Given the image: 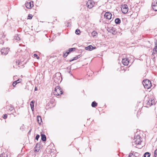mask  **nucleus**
Here are the masks:
<instances>
[{
  "label": "nucleus",
  "mask_w": 157,
  "mask_h": 157,
  "mask_svg": "<svg viewBox=\"0 0 157 157\" xmlns=\"http://www.w3.org/2000/svg\"><path fill=\"white\" fill-rule=\"evenodd\" d=\"M25 6L27 8L30 9L33 6V2H26L25 4Z\"/></svg>",
  "instance_id": "nucleus-12"
},
{
  "label": "nucleus",
  "mask_w": 157,
  "mask_h": 157,
  "mask_svg": "<svg viewBox=\"0 0 157 157\" xmlns=\"http://www.w3.org/2000/svg\"><path fill=\"white\" fill-rule=\"evenodd\" d=\"M80 55L77 56L76 57H75L73 59L69 60V61L70 62H71L73 61L74 60H76L77 59H78L79 58H80Z\"/></svg>",
  "instance_id": "nucleus-22"
},
{
  "label": "nucleus",
  "mask_w": 157,
  "mask_h": 157,
  "mask_svg": "<svg viewBox=\"0 0 157 157\" xmlns=\"http://www.w3.org/2000/svg\"><path fill=\"white\" fill-rule=\"evenodd\" d=\"M53 93L54 95L59 96L62 94L63 93L62 90L61 89L59 86H57L55 88Z\"/></svg>",
  "instance_id": "nucleus-2"
},
{
  "label": "nucleus",
  "mask_w": 157,
  "mask_h": 157,
  "mask_svg": "<svg viewBox=\"0 0 157 157\" xmlns=\"http://www.w3.org/2000/svg\"><path fill=\"white\" fill-rule=\"evenodd\" d=\"M140 156L139 153L134 151L131 152L129 155V157H139Z\"/></svg>",
  "instance_id": "nucleus-7"
},
{
  "label": "nucleus",
  "mask_w": 157,
  "mask_h": 157,
  "mask_svg": "<svg viewBox=\"0 0 157 157\" xmlns=\"http://www.w3.org/2000/svg\"><path fill=\"white\" fill-rule=\"evenodd\" d=\"M155 46H156L157 47V41H156L155 42Z\"/></svg>",
  "instance_id": "nucleus-37"
},
{
  "label": "nucleus",
  "mask_w": 157,
  "mask_h": 157,
  "mask_svg": "<svg viewBox=\"0 0 157 157\" xmlns=\"http://www.w3.org/2000/svg\"><path fill=\"white\" fill-rule=\"evenodd\" d=\"M31 130L29 131V133L30 132H31Z\"/></svg>",
  "instance_id": "nucleus-42"
},
{
  "label": "nucleus",
  "mask_w": 157,
  "mask_h": 157,
  "mask_svg": "<svg viewBox=\"0 0 157 157\" xmlns=\"http://www.w3.org/2000/svg\"><path fill=\"white\" fill-rule=\"evenodd\" d=\"M18 64H19V63H18Z\"/></svg>",
  "instance_id": "nucleus-43"
},
{
  "label": "nucleus",
  "mask_w": 157,
  "mask_h": 157,
  "mask_svg": "<svg viewBox=\"0 0 157 157\" xmlns=\"http://www.w3.org/2000/svg\"><path fill=\"white\" fill-rule=\"evenodd\" d=\"M154 103V101L153 98H150L147 102V105L149 106L152 105Z\"/></svg>",
  "instance_id": "nucleus-10"
},
{
  "label": "nucleus",
  "mask_w": 157,
  "mask_h": 157,
  "mask_svg": "<svg viewBox=\"0 0 157 157\" xmlns=\"http://www.w3.org/2000/svg\"><path fill=\"white\" fill-rule=\"evenodd\" d=\"M7 117V115L6 114H5L3 117L4 119H6Z\"/></svg>",
  "instance_id": "nucleus-34"
},
{
  "label": "nucleus",
  "mask_w": 157,
  "mask_h": 157,
  "mask_svg": "<svg viewBox=\"0 0 157 157\" xmlns=\"http://www.w3.org/2000/svg\"><path fill=\"white\" fill-rule=\"evenodd\" d=\"M70 52L69 51H68V52H67L66 53L67 55H68L69 53Z\"/></svg>",
  "instance_id": "nucleus-38"
},
{
  "label": "nucleus",
  "mask_w": 157,
  "mask_h": 157,
  "mask_svg": "<svg viewBox=\"0 0 157 157\" xmlns=\"http://www.w3.org/2000/svg\"><path fill=\"white\" fill-rule=\"evenodd\" d=\"M9 49L8 48H3L1 50V52L2 55H5L7 54L8 53Z\"/></svg>",
  "instance_id": "nucleus-9"
},
{
  "label": "nucleus",
  "mask_w": 157,
  "mask_h": 157,
  "mask_svg": "<svg viewBox=\"0 0 157 157\" xmlns=\"http://www.w3.org/2000/svg\"><path fill=\"white\" fill-rule=\"evenodd\" d=\"M67 55H67L66 54V53L65 52L64 53L63 56L64 57H66L67 56Z\"/></svg>",
  "instance_id": "nucleus-35"
},
{
  "label": "nucleus",
  "mask_w": 157,
  "mask_h": 157,
  "mask_svg": "<svg viewBox=\"0 0 157 157\" xmlns=\"http://www.w3.org/2000/svg\"><path fill=\"white\" fill-rule=\"evenodd\" d=\"M142 141L141 140V138L140 135H137L135 136L132 143V145L136 147V146L140 144Z\"/></svg>",
  "instance_id": "nucleus-1"
},
{
  "label": "nucleus",
  "mask_w": 157,
  "mask_h": 157,
  "mask_svg": "<svg viewBox=\"0 0 157 157\" xmlns=\"http://www.w3.org/2000/svg\"><path fill=\"white\" fill-rule=\"evenodd\" d=\"M33 17V16L32 14H29L28 17V19H31Z\"/></svg>",
  "instance_id": "nucleus-29"
},
{
  "label": "nucleus",
  "mask_w": 157,
  "mask_h": 157,
  "mask_svg": "<svg viewBox=\"0 0 157 157\" xmlns=\"http://www.w3.org/2000/svg\"><path fill=\"white\" fill-rule=\"evenodd\" d=\"M151 154L148 152H146L144 155V157H150Z\"/></svg>",
  "instance_id": "nucleus-20"
},
{
  "label": "nucleus",
  "mask_w": 157,
  "mask_h": 157,
  "mask_svg": "<svg viewBox=\"0 0 157 157\" xmlns=\"http://www.w3.org/2000/svg\"><path fill=\"white\" fill-rule=\"evenodd\" d=\"M95 48L96 47H94L91 45H90L87 47H86L85 49L89 51H91L92 50L95 49Z\"/></svg>",
  "instance_id": "nucleus-14"
},
{
  "label": "nucleus",
  "mask_w": 157,
  "mask_h": 157,
  "mask_svg": "<svg viewBox=\"0 0 157 157\" xmlns=\"http://www.w3.org/2000/svg\"><path fill=\"white\" fill-rule=\"evenodd\" d=\"M37 121L38 123L39 124H41V123L42 122V119L41 117L40 116H37Z\"/></svg>",
  "instance_id": "nucleus-16"
},
{
  "label": "nucleus",
  "mask_w": 157,
  "mask_h": 157,
  "mask_svg": "<svg viewBox=\"0 0 157 157\" xmlns=\"http://www.w3.org/2000/svg\"><path fill=\"white\" fill-rule=\"evenodd\" d=\"M17 84V83L16 82H15V81L13 82V86L15 87Z\"/></svg>",
  "instance_id": "nucleus-32"
},
{
  "label": "nucleus",
  "mask_w": 157,
  "mask_h": 157,
  "mask_svg": "<svg viewBox=\"0 0 157 157\" xmlns=\"http://www.w3.org/2000/svg\"><path fill=\"white\" fill-rule=\"evenodd\" d=\"M35 103V101L34 100L32 101L30 103V105L32 111L34 110V104Z\"/></svg>",
  "instance_id": "nucleus-15"
},
{
  "label": "nucleus",
  "mask_w": 157,
  "mask_h": 157,
  "mask_svg": "<svg viewBox=\"0 0 157 157\" xmlns=\"http://www.w3.org/2000/svg\"><path fill=\"white\" fill-rule=\"evenodd\" d=\"M121 10L122 12L124 13H126L128 10V7L126 4L121 5Z\"/></svg>",
  "instance_id": "nucleus-5"
},
{
  "label": "nucleus",
  "mask_w": 157,
  "mask_h": 157,
  "mask_svg": "<svg viewBox=\"0 0 157 157\" xmlns=\"http://www.w3.org/2000/svg\"><path fill=\"white\" fill-rule=\"evenodd\" d=\"M97 33L95 31H93L91 33L93 37H95V36H97Z\"/></svg>",
  "instance_id": "nucleus-19"
},
{
  "label": "nucleus",
  "mask_w": 157,
  "mask_h": 157,
  "mask_svg": "<svg viewBox=\"0 0 157 157\" xmlns=\"http://www.w3.org/2000/svg\"><path fill=\"white\" fill-rule=\"evenodd\" d=\"M61 74L60 73H56L55 74V77L54 79L56 82L59 83L61 82L60 79L61 78Z\"/></svg>",
  "instance_id": "nucleus-4"
},
{
  "label": "nucleus",
  "mask_w": 157,
  "mask_h": 157,
  "mask_svg": "<svg viewBox=\"0 0 157 157\" xmlns=\"http://www.w3.org/2000/svg\"><path fill=\"white\" fill-rule=\"evenodd\" d=\"M40 137V136L39 135H37L36 137V139L38 140Z\"/></svg>",
  "instance_id": "nucleus-33"
},
{
  "label": "nucleus",
  "mask_w": 157,
  "mask_h": 157,
  "mask_svg": "<svg viewBox=\"0 0 157 157\" xmlns=\"http://www.w3.org/2000/svg\"><path fill=\"white\" fill-rule=\"evenodd\" d=\"M76 50L75 48H70L69 49L68 51H69V52H71L73 51H75Z\"/></svg>",
  "instance_id": "nucleus-26"
},
{
  "label": "nucleus",
  "mask_w": 157,
  "mask_h": 157,
  "mask_svg": "<svg viewBox=\"0 0 157 157\" xmlns=\"http://www.w3.org/2000/svg\"><path fill=\"white\" fill-rule=\"evenodd\" d=\"M152 6L154 10L157 11V0H153L152 2Z\"/></svg>",
  "instance_id": "nucleus-6"
},
{
  "label": "nucleus",
  "mask_w": 157,
  "mask_h": 157,
  "mask_svg": "<svg viewBox=\"0 0 157 157\" xmlns=\"http://www.w3.org/2000/svg\"><path fill=\"white\" fill-rule=\"evenodd\" d=\"M110 32L113 34H115V29L114 28H113L112 29L110 30Z\"/></svg>",
  "instance_id": "nucleus-23"
},
{
  "label": "nucleus",
  "mask_w": 157,
  "mask_h": 157,
  "mask_svg": "<svg viewBox=\"0 0 157 157\" xmlns=\"http://www.w3.org/2000/svg\"><path fill=\"white\" fill-rule=\"evenodd\" d=\"M41 140L43 141H45L46 140V136L45 135L41 134Z\"/></svg>",
  "instance_id": "nucleus-18"
},
{
  "label": "nucleus",
  "mask_w": 157,
  "mask_h": 157,
  "mask_svg": "<svg viewBox=\"0 0 157 157\" xmlns=\"http://www.w3.org/2000/svg\"><path fill=\"white\" fill-rule=\"evenodd\" d=\"M94 5V2L91 0L88 1L86 5L87 7L89 9L92 8Z\"/></svg>",
  "instance_id": "nucleus-8"
},
{
  "label": "nucleus",
  "mask_w": 157,
  "mask_h": 157,
  "mask_svg": "<svg viewBox=\"0 0 157 157\" xmlns=\"http://www.w3.org/2000/svg\"><path fill=\"white\" fill-rule=\"evenodd\" d=\"M75 33L77 34H79L80 33V30L79 29H77L75 30Z\"/></svg>",
  "instance_id": "nucleus-27"
},
{
  "label": "nucleus",
  "mask_w": 157,
  "mask_h": 157,
  "mask_svg": "<svg viewBox=\"0 0 157 157\" xmlns=\"http://www.w3.org/2000/svg\"><path fill=\"white\" fill-rule=\"evenodd\" d=\"M137 147L139 148H141V146H138V147Z\"/></svg>",
  "instance_id": "nucleus-40"
},
{
  "label": "nucleus",
  "mask_w": 157,
  "mask_h": 157,
  "mask_svg": "<svg viewBox=\"0 0 157 157\" xmlns=\"http://www.w3.org/2000/svg\"><path fill=\"white\" fill-rule=\"evenodd\" d=\"M143 84L144 88L147 89L149 88L151 86V81L148 79L144 80L143 82Z\"/></svg>",
  "instance_id": "nucleus-3"
},
{
  "label": "nucleus",
  "mask_w": 157,
  "mask_h": 157,
  "mask_svg": "<svg viewBox=\"0 0 157 157\" xmlns=\"http://www.w3.org/2000/svg\"><path fill=\"white\" fill-rule=\"evenodd\" d=\"M15 82H16L17 83H19L20 82V79H18Z\"/></svg>",
  "instance_id": "nucleus-36"
},
{
  "label": "nucleus",
  "mask_w": 157,
  "mask_h": 157,
  "mask_svg": "<svg viewBox=\"0 0 157 157\" xmlns=\"http://www.w3.org/2000/svg\"><path fill=\"white\" fill-rule=\"evenodd\" d=\"M0 157H8V156L7 154L3 153L0 155Z\"/></svg>",
  "instance_id": "nucleus-25"
},
{
  "label": "nucleus",
  "mask_w": 157,
  "mask_h": 157,
  "mask_svg": "<svg viewBox=\"0 0 157 157\" xmlns=\"http://www.w3.org/2000/svg\"><path fill=\"white\" fill-rule=\"evenodd\" d=\"M33 56L34 57H36V59H39V57L38 56V55L36 54H34Z\"/></svg>",
  "instance_id": "nucleus-30"
},
{
  "label": "nucleus",
  "mask_w": 157,
  "mask_h": 157,
  "mask_svg": "<svg viewBox=\"0 0 157 157\" xmlns=\"http://www.w3.org/2000/svg\"><path fill=\"white\" fill-rule=\"evenodd\" d=\"M154 156L155 157H157V149L155 151Z\"/></svg>",
  "instance_id": "nucleus-31"
},
{
  "label": "nucleus",
  "mask_w": 157,
  "mask_h": 157,
  "mask_svg": "<svg viewBox=\"0 0 157 157\" xmlns=\"http://www.w3.org/2000/svg\"><path fill=\"white\" fill-rule=\"evenodd\" d=\"M15 39L17 40H19L20 39L18 35H17L15 36Z\"/></svg>",
  "instance_id": "nucleus-28"
},
{
  "label": "nucleus",
  "mask_w": 157,
  "mask_h": 157,
  "mask_svg": "<svg viewBox=\"0 0 157 157\" xmlns=\"http://www.w3.org/2000/svg\"><path fill=\"white\" fill-rule=\"evenodd\" d=\"M112 14L109 12H106L104 15V17L106 19H110L111 18Z\"/></svg>",
  "instance_id": "nucleus-11"
},
{
  "label": "nucleus",
  "mask_w": 157,
  "mask_h": 157,
  "mask_svg": "<svg viewBox=\"0 0 157 157\" xmlns=\"http://www.w3.org/2000/svg\"><path fill=\"white\" fill-rule=\"evenodd\" d=\"M36 90H37V88H36V87L35 88V91H36Z\"/></svg>",
  "instance_id": "nucleus-39"
},
{
  "label": "nucleus",
  "mask_w": 157,
  "mask_h": 157,
  "mask_svg": "<svg viewBox=\"0 0 157 157\" xmlns=\"http://www.w3.org/2000/svg\"><path fill=\"white\" fill-rule=\"evenodd\" d=\"M122 63L124 65H128L129 63V60L127 59H123L122 60Z\"/></svg>",
  "instance_id": "nucleus-13"
},
{
  "label": "nucleus",
  "mask_w": 157,
  "mask_h": 157,
  "mask_svg": "<svg viewBox=\"0 0 157 157\" xmlns=\"http://www.w3.org/2000/svg\"><path fill=\"white\" fill-rule=\"evenodd\" d=\"M157 52V47H156V46H155V47H154V49H153V54H155L156 52Z\"/></svg>",
  "instance_id": "nucleus-24"
},
{
  "label": "nucleus",
  "mask_w": 157,
  "mask_h": 157,
  "mask_svg": "<svg viewBox=\"0 0 157 157\" xmlns=\"http://www.w3.org/2000/svg\"><path fill=\"white\" fill-rule=\"evenodd\" d=\"M115 22L116 24H118L120 23L121 20L119 18H117L115 19Z\"/></svg>",
  "instance_id": "nucleus-17"
},
{
  "label": "nucleus",
  "mask_w": 157,
  "mask_h": 157,
  "mask_svg": "<svg viewBox=\"0 0 157 157\" xmlns=\"http://www.w3.org/2000/svg\"><path fill=\"white\" fill-rule=\"evenodd\" d=\"M97 103L95 101H93L91 104V106L93 107H95L97 106Z\"/></svg>",
  "instance_id": "nucleus-21"
},
{
  "label": "nucleus",
  "mask_w": 157,
  "mask_h": 157,
  "mask_svg": "<svg viewBox=\"0 0 157 157\" xmlns=\"http://www.w3.org/2000/svg\"><path fill=\"white\" fill-rule=\"evenodd\" d=\"M12 109L11 110V111H12V110H13V108H12Z\"/></svg>",
  "instance_id": "nucleus-41"
}]
</instances>
